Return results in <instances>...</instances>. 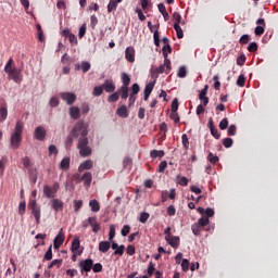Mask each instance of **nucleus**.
<instances>
[{"instance_id": "obj_1", "label": "nucleus", "mask_w": 278, "mask_h": 278, "mask_svg": "<svg viewBox=\"0 0 278 278\" xmlns=\"http://www.w3.org/2000/svg\"><path fill=\"white\" fill-rule=\"evenodd\" d=\"M4 73H7L9 79H12L15 84H21V81H23V74L21 70L16 68V65H14L13 59H9L7 62Z\"/></svg>"}, {"instance_id": "obj_2", "label": "nucleus", "mask_w": 278, "mask_h": 278, "mask_svg": "<svg viewBox=\"0 0 278 278\" xmlns=\"http://www.w3.org/2000/svg\"><path fill=\"white\" fill-rule=\"evenodd\" d=\"M23 129H25V124L23 121H17L14 132L11 135L12 149H18V147H21V141L23 140Z\"/></svg>"}, {"instance_id": "obj_3", "label": "nucleus", "mask_w": 278, "mask_h": 278, "mask_svg": "<svg viewBox=\"0 0 278 278\" xmlns=\"http://www.w3.org/2000/svg\"><path fill=\"white\" fill-rule=\"evenodd\" d=\"M71 136L73 138H79V136H88V126L86 123H84V121L77 122L71 131Z\"/></svg>"}, {"instance_id": "obj_4", "label": "nucleus", "mask_w": 278, "mask_h": 278, "mask_svg": "<svg viewBox=\"0 0 278 278\" xmlns=\"http://www.w3.org/2000/svg\"><path fill=\"white\" fill-rule=\"evenodd\" d=\"M58 190H60V184L58 182H54L52 187L49 185L43 186V194L47 197V199H55Z\"/></svg>"}, {"instance_id": "obj_5", "label": "nucleus", "mask_w": 278, "mask_h": 278, "mask_svg": "<svg viewBox=\"0 0 278 278\" xmlns=\"http://www.w3.org/2000/svg\"><path fill=\"white\" fill-rule=\"evenodd\" d=\"M93 264H94V261H92V258L79 261L78 267L80 268V274L84 275V273H90V270H92Z\"/></svg>"}, {"instance_id": "obj_6", "label": "nucleus", "mask_w": 278, "mask_h": 278, "mask_svg": "<svg viewBox=\"0 0 278 278\" xmlns=\"http://www.w3.org/2000/svg\"><path fill=\"white\" fill-rule=\"evenodd\" d=\"M72 253H76L77 255H81L84 253V248H81V242L79 241V237H75L72 241Z\"/></svg>"}, {"instance_id": "obj_7", "label": "nucleus", "mask_w": 278, "mask_h": 278, "mask_svg": "<svg viewBox=\"0 0 278 278\" xmlns=\"http://www.w3.org/2000/svg\"><path fill=\"white\" fill-rule=\"evenodd\" d=\"M64 240H65L64 229L61 228L59 233L53 240V248L55 250L60 249V247L64 244Z\"/></svg>"}, {"instance_id": "obj_8", "label": "nucleus", "mask_w": 278, "mask_h": 278, "mask_svg": "<svg viewBox=\"0 0 278 278\" xmlns=\"http://www.w3.org/2000/svg\"><path fill=\"white\" fill-rule=\"evenodd\" d=\"M34 136L36 140H39L40 142H45V139L47 138V129L42 126H38L35 128Z\"/></svg>"}, {"instance_id": "obj_9", "label": "nucleus", "mask_w": 278, "mask_h": 278, "mask_svg": "<svg viewBox=\"0 0 278 278\" xmlns=\"http://www.w3.org/2000/svg\"><path fill=\"white\" fill-rule=\"evenodd\" d=\"M61 99L66 102L67 105H73L77 101V94L73 92H62Z\"/></svg>"}, {"instance_id": "obj_10", "label": "nucleus", "mask_w": 278, "mask_h": 278, "mask_svg": "<svg viewBox=\"0 0 278 278\" xmlns=\"http://www.w3.org/2000/svg\"><path fill=\"white\" fill-rule=\"evenodd\" d=\"M256 25H258V26H256L254 29L255 36L264 35V31H265L264 28L266 27V22L264 21V18H258L256 21Z\"/></svg>"}, {"instance_id": "obj_11", "label": "nucleus", "mask_w": 278, "mask_h": 278, "mask_svg": "<svg viewBox=\"0 0 278 278\" xmlns=\"http://www.w3.org/2000/svg\"><path fill=\"white\" fill-rule=\"evenodd\" d=\"M111 248L113 249V255H118L119 257H123L125 255V245H118L116 242H112Z\"/></svg>"}, {"instance_id": "obj_12", "label": "nucleus", "mask_w": 278, "mask_h": 278, "mask_svg": "<svg viewBox=\"0 0 278 278\" xmlns=\"http://www.w3.org/2000/svg\"><path fill=\"white\" fill-rule=\"evenodd\" d=\"M102 90L106 91L108 93H112L116 90V85L114 84V80H104L102 84Z\"/></svg>"}, {"instance_id": "obj_13", "label": "nucleus", "mask_w": 278, "mask_h": 278, "mask_svg": "<svg viewBox=\"0 0 278 278\" xmlns=\"http://www.w3.org/2000/svg\"><path fill=\"white\" fill-rule=\"evenodd\" d=\"M89 226L92 228L93 233L101 231V224L97 220V216L89 217Z\"/></svg>"}, {"instance_id": "obj_14", "label": "nucleus", "mask_w": 278, "mask_h": 278, "mask_svg": "<svg viewBox=\"0 0 278 278\" xmlns=\"http://www.w3.org/2000/svg\"><path fill=\"white\" fill-rule=\"evenodd\" d=\"M125 58L127 62H130V63L136 62V50L132 47L126 48Z\"/></svg>"}, {"instance_id": "obj_15", "label": "nucleus", "mask_w": 278, "mask_h": 278, "mask_svg": "<svg viewBox=\"0 0 278 278\" xmlns=\"http://www.w3.org/2000/svg\"><path fill=\"white\" fill-rule=\"evenodd\" d=\"M153 88H155V80L153 83H149L144 87L143 91V100L149 101V97H151V93L153 92Z\"/></svg>"}, {"instance_id": "obj_16", "label": "nucleus", "mask_w": 278, "mask_h": 278, "mask_svg": "<svg viewBox=\"0 0 278 278\" xmlns=\"http://www.w3.org/2000/svg\"><path fill=\"white\" fill-rule=\"evenodd\" d=\"M165 240L173 249H177V247H179L180 239L177 236H165Z\"/></svg>"}, {"instance_id": "obj_17", "label": "nucleus", "mask_w": 278, "mask_h": 278, "mask_svg": "<svg viewBox=\"0 0 278 278\" xmlns=\"http://www.w3.org/2000/svg\"><path fill=\"white\" fill-rule=\"evenodd\" d=\"M94 166L92 160H87L78 166V173H84V170H90Z\"/></svg>"}, {"instance_id": "obj_18", "label": "nucleus", "mask_w": 278, "mask_h": 278, "mask_svg": "<svg viewBox=\"0 0 278 278\" xmlns=\"http://www.w3.org/2000/svg\"><path fill=\"white\" fill-rule=\"evenodd\" d=\"M162 73H166V67H164V65H161L156 68H152L151 70V77L152 79H157V77H160V75H162Z\"/></svg>"}, {"instance_id": "obj_19", "label": "nucleus", "mask_w": 278, "mask_h": 278, "mask_svg": "<svg viewBox=\"0 0 278 278\" xmlns=\"http://www.w3.org/2000/svg\"><path fill=\"white\" fill-rule=\"evenodd\" d=\"M81 114V110L78 106H72L70 108V116L74 121H77Z\"/></svg>"}, {"instance_id": "obj_20", "label": "nucleus", "mask_w": 278, "mask_h": 278, "mask_svg": "<svg viewBox=\"0 0 278 278\" xmlns=\"http://www.w3.org/2000/svg\"><path fill=\"white\" fill-rule=\"evenodd\" d=\"M51 207H52V210H54V212H60V210H63V207H64V202H62L59 199H53L51 201Z\"/></svg>"}, {"instance_id": "obj_21", "label": "nucleus", "mask_w": 278, "mask_h": 278, "mask_svg": "<svg viewBox=\"0 0 278 278\" xmlns=\"http://www.w3.org/2000/svg\"><path fill=\"white\" fill-rule=\"evenodd\" d=\"M79 150V155L81 157H89V155H92V149L88 146H85L83 148H78Z\"/></svg>"}, {"instance_id": "obj_22", "label": "nucleus", "mask_w": 278, "mask_h": 278, "mask_svg": "<svg viewBox=\"0 0 278 278\" xmlns=\"http://www.w3.org/2000/svg\"><path fill=\"white\" fill-rule=\"evenodd\" d=\"M117 92L124 101H127L129 98V87H121Z\"/></svg>"}, {"instance_id": "obj_23", "label": "nucleus", "mask_w": 278, "mask_h": 278, "mask_svg": "<svg viewBox=\"0 0 278 278\" xmlns=\"http://www.w3.org/2000/svg\"><path fill=\"white\" fill-rule=\"evenodd\" d=\"M110 247H112V243H110V241H101L99 243V251L101 253H108L110 251Z\"/></svg>"}, {"instance_id": "obj_24", "label": "nucleus", "mask_w": 278, "mask_h": 278, "mask_svg": "<svg viewBox=\"0 0 278 278\" xmlns=\"http://www.w3.org/2000/svg\"><path fill=\"white\" fill-rule=\"evenodd\" d=\"M8 118V104L3 103L2 106H0V123H3Z\"/></svg>"}, {"instance_id": "obj_25", "label": "nucleus", "mask_w": 278, "mask_h": 278, "mask_svg": "<svg viewBox=\"0 0 278 278\" xmlns=\"http://www.w3.org/2000/svg\"><path fill=\"white\" fill-rule=\"evenodd\" d=\"M116 114H118L121 118H127V116H129V110L126 105H122L119 109H117Z\"/></svg>"}, {"instance_id": "obj_26", "label": "nucleus", "mask_w": 278, "mask_h": 278, "mask_svg": "<svg viewBox=\"0 0 278 278\" xmlns=\"http://www.w3.org/2000/svg\"><path fill=\"white\" fill-rule=\"evenodd\" d=\"M122 88H129V84H131V78L126 73H122Z\"/></svg>"}, {"instance_id": "obj_27", "label": "nucleus", "mask_w": 278, "mask_h": 278, "mask_svg": "<svg viewBox=\"0 0 278 278\" xmlns=\"http://www.w3.org/2000/svg\"><path fill=\"white\" fill-rule=\"evenodd\" d=\"M81 180L84 181L85 186H90V184H92V173L86 172L83 175Z\"/></svg>"}, {"instance_id": "obj_28", "label": "nucleus", "mask_w": 278, "mask_h": 278, "mask_svg": "<svg viewBox=\"0 0 278 278\" xmlns=\"http://www.w3.org/2000/svg\"><path fill=\"white\" fill-rule=\"evenodd\" d=\"M60 168L62 170H68L71 168V157H64L60 163Z\"/></svg>"}, {"instance_id": "obj_29", "label": "nucleus", "mask_w": 278, "mask_h": 278, "mask_svg": "<svg viewBox=\"0 0 278 278\" xmlns=\"http://www.w3.org/2000/svg\"><path fill=\"white\" fill-rule=\"evenodd\" d=\"M164 155H166L164 150H152L150 152V157H152V160H155L156 157H164Z\"/></svg>"}, {"instance_id": "obj_30", "label": "nucleus", "mask_w": 278, "mask_h": 278, "mask_svg": "<svg viewBox=\"0 0 278 278\" xmlns=\"http://www.w3.org/2000/svg\"><path fill=\"white\" fill-rule=\"evenodd\" d=\"M31 210V214L35 217V220L37 222V225H40V206H37L35 208H30Z\"/></svg>"}, {"instance_id": "obj_31", "label": "nucleus", "mask_w": 278, "mask_h": 278, "mask_svg": "<svg viewBox=\"0 0 278 278\" xmlns=\"http://www.w3.org/2000/svg\"><path fill=\"white\" fill-rule=\"evenodd\" d=\"M43 260H46V262H51V260H53V245H50L47 250V252L43 255Z\"/></svg>"}, {"instance_id": "obj_32", "label": "nucleus", "mask_w": 278, "mask_h": 278, "mask_svg": "<svg viewBox=\"0 0 278 278\" xmlns=\"http://www.w3.org/2000/svg\"><path fill=\"white\" fill-rule=\"evenodd\" d=\"M84 147H88V137L86 136L79 137L78 143H77V149H81Z\"/></svg>"}, {"instance_id": "obj_33", "label": "nucleus", "mask_w": 278, "mask_h": 278, "mask_svg": "<svg viewBox=\"0 0 278 278\" xmlns=\"http://www.w3.org/2000/svg\"><path fill=\"white\" fill-rule=\"evenodd\" d=\"M89 206L91 207V212H99L101 210V205L99 204V201L91 200L89 202Z\"/></svg>"}, {"instance_id": "obj_34", "label": "nucleus", "mask_w": 278, "mask_h": 278, "mask_svg": "<svg viewBox=\"0 0 278 278\" xmlns=\"http://www.w3.org/2000/svg\"><path fill=\"white\" fill-rule=\"evenodd\" d=\"M118 3L116 0H110L109 4H108V12H114L116 10V8H118Z\"/></svg>"}, {"instance_id": "obj_35", "label": "nucleus", "mask_w": 278, "mask_h": 278, "mask_svg": "<svg viewBox=\"0 0 278 278\" xmlns=\"http://www.w3.org/2000/svg\"><path fill=\"white\" fill-rule=\"evenodd\" d=\"M201 229H203L198 223L191 226V231L193 236H201Z\"/></svg>"}, {"instance_id": "obj_36", "label": "nucleus", "mask_w": 278, "mask_h": 278, "mask_svg": "<svg viewBox=\"0 0 278 278\" xmlns=\"http://www.w3.org/2000/svg\"><path fill=\"white\" fill-rule=\"evenodd\" d=\"M121 99V96L118 94V91L117 92H113L112 94H110L108 97V102L109 103H116V101H118Z\"/></svg>"}, {"instance_id": "obj_37", "label": "nucleus", "mask_w": 278, "mask_h": 278, "mask_svg": "<svg viewBox=\"0 0 278 278\" xmlns=\"http://www.w3.org/2000/svg\"><path fill=\"white\" fill-rule=\"evenodd\" d=\"M174 29L176 31L177 38H184V30L181 29V26H179V24L174 23Z\"/></svg>"}, {"instance_id": "obj_38", "label": "nucleus", "mask_w": 278, "mask_h": 278, "mask_svg": "<svg viewBox=\"0 0 278 278\" xmlns=\"http://www.w3.org/2000/svg\"><path fill=\"white\" fill-rule=\"evenodd\" d=\"M163 66L165 68V73L166 75H168L170 73V59H168V56L164 58V63H163Z\"/></svg>"}, {"instance_id": "obj_39", "label": "nucleus", "mask_w": 278, "mask_h": 278, "mask_svg": "<svg viewBox=\"0 0 278 278\" xmlns=\"http://www.w3.org/2000/svg\"><path fill=\"white\" fill-rule=\"evenodd\" d=\"M207 90H210V86L205 85L204 88L199 93L200 101H202L203 99L207 98Z\"/></svg>"}, {"instance_id": "obj_40", "label": "nucleus", "mask_w": 278, "mask_h": 278, "mask_svg": "<svg viewBox=\"0 0 278 278\" xmlns=\"http://www.w3.org/2000/svg\"><path fill=\"white\" fill-rule=\"evenodd\" d=\"M103 94V86H97L93 88L92 96L93 97H101Z\"/></svg>"}, {"instance_id": "obj_41", "label": "nucleus", "mask_w": 278, "mask_h": 278, "mask_svg": "<svg viewBox=\"0 0 278 278\" xmlns=\"http://www.w3.org/2000/svg\"><path fill=\"white\" fill-rule=\"evenodd\" d=\"M198 224L203 228L207 227L210 225V217L202 216L199 220Z\"/></svg>"}, {"instance_id": "obj_42", "label": "nucleus", "mask_w": 278, "mask_h": 278, "mask_svg": "<svg viewBox=\"0 0 278 278\" xmlns=\"http://www.w3.org/2000/svg\"><path fill=\"white\" fill-rule=\"evenodd\" d=\"M173 21H175V23H177V25H184L185 22H181V14H179V12H174L173 13Z\"/></svg>"}, {"instance_id": "obj_43", "label": "nucleus", "mask_w": 278, "mask_h": 278, "mask_svg": "<svg viewBox=\"0 0 278 278\" xmlns=\"http://www.w3.org/2000/svg\"><path fill=\"white\" fill-rule=\"evenodd\" d=\"M181 140H182V147L186 151H188L189 149V144H190V140L188 139V135L184 134L181 136Z\"/></svg>"}, {"instance_id": "obj_44", "label": "nucleus", "mask_w": 278, "mask_h": 278, "mask_svg": "<svg viewBox=\"0 0 278 278\" xmlns=\"http://www.w3.org/2000/svg\"><path fill=\"white\" fill-rule=\"evenodd\" d=\"M181 268H182L184 273H188L190 270V261H188V258L182 260Z\"/></svg>"}, {"instance_id": "obj_45", "label": "nucleus", "mask_w": 278, "mask_h": 278, "mask_svg": "<svg viewBox=\"0 0 278 278\" xmlns=\"http://www.w3.org/2000/svg\"><path fill=\"white\" fill-rule=\"evenodd\" d=\"M138 92H140V85L134 84L130 87V96L136 97V94H138Z\"/></svg>"}, {"instance_id": "obj_46", "label": "nucleus", "mask_w": 278, "mask_h": 278, "mask_svg": "<svg viewBox=\"0 0 278 278\" xmlns=\"http://www.w3.org/2000/svg\"><path fill=\"white\" fill-rule=\"evenodd\" d=\"M116 236V228L114 227V225L110 226V231H109V242H112V240H114Z\"/></svg>"}, {"instance_id": "obj_47", "label": "nucleus", "mask_w": 278, "mask_h": 278, "mask_svg": "<svg viewBox=\"0 0 278 278\" xmlns=\"http://www.w3.org/2000/svg\"><path fill=\"white\" fill-rule=\"evenodd\" d=\"M53 266H56V268H60L62 266V260H53L49 265H48V269L53 268Z\"/></svg>"}, {"instance_id": "obj_48", "label": "nucleus", "mask_w": 278, "mask_h": 278, "mask_svg": "<svg viewBox=\"0 0 278 278\" xmlns=\"http://www.w3.org/2000/svg\"><path fill=\"white\" fill-rule=\"evenodd\" d=\"M227 127H229V119H227V117H225L219 123V129H222V131H225V129H227Z\"/></svg>"}, {"instance_id": "obj_49", "label": "nucleus", "mask_w": 278, "mask_h": 278, "mask_svg": "<svg viewBox=\"0 0 278 278\" xmlns=\"http://www.w3.org/2000/svg\"><path fill=\"white\" fill-rule=\"evenodd\" d=\"M244 84H247V78L244 77V75H239L237 79V86H239L240 88H244Z\"/></svg>"}, {"instance_id": "obj_50", "label": "nucleus", "mask_w": 278, "mask_h": 278, "mask_svg": "<svg viewBox=\"0 0 278 278\" xmlns=\"http://www.w3.org/2000/svg\"><path fill=\"white\" fill-rule=\"evenodd\" d=\"M150 216L151 215L147 212L141 213L139 216V223H142V224L147 223V220H149Z\"/></svg>"}, {"instance_id": "obj_51", "label": "nucleus", "mask_w": 278, "mask_h": 278, "mask_svg": "<svg viewBox=\"0 0 278 278\" xmlns=\"http://www.w3.org/2000/svg\"><path fill=\"white\" fill-rule=\"evenodd\" d=\"M91 270L93 273H101L103 270V265L101 263H96L92 265Z\"/></svg>"}, {"instance_id": "obj_52", "label": "nucleus", "mask_w": 278, "mask_h": 278, "mask_svg": "<svg viewBox=\"0 0 278 278\" xmlns=\"http://www.w3.org/2000/svg\"><path fill=\"white\" fill-rule=\"evenodd\" d=\"M22 162H23L24 168H27V169L31 168V160L29 159V156H25L22 160Z\"/></svg>"}, {"instance_id": "obj_53", "label": "nucleus", "mask_w": 278, "mask_h": 278, "mask_svg": "<svg viewBox=\"0 0 278 278\" xmlns=\"http://www.w3.org/2000/svg\"><path fill=\"white\" fill-rule=\"evenodd\" d=\"M223 144L226 149H230V147L233 146V139L231 138H225L223 139Z\"/></svg>"}, {"instance_id": "obj_54", "label": "nucleus", "mask_w": 278, "mask_h": 278, "mask_svg": "<svg viewBox=\"0 0 278 278\" xmlns=\"http://www.w3.org/2000/svg\"><path fill=\"white\" fill-rule=\"evenodd\" d=\"M251 40V36L250 35H242L239 39V42L241 45H249V41Z\"/></svg>"}, {"instance_id": "obj_55", "label": "nucleus", "mask_w": 278, "mask_h": 278, "mask_svg": "<svg viewBox=\"0 0 278 278\" xmlns=\"http://www.w3.org/2000/svg\"><path fill=\"white\" fill-rule=\"evenodd\" d=\"M163 56L164 58H168V53H173V48H170V45L169 46H163Z\"/></svg>"}, {"instance_id": "obj_56", "label": "nucleus", "mask_w": 278, "mask_h": 278, "mask_svg": "<svg viewBox=\"0 0 278 278\" xmlns=\"http://www.w3.org/2000/svg\"><path fill=\"white\" fill-rule=\"evenodd\" d=\"M258 49V46H257V42H251L249 46H248V51L250 53H255V51H257Z\"/></svg>"}, {"instance_id": "obj_57", "label": "nucleus", "mask_w": 278, "mask_h": 278, "mask_svg": "<svg viewBox=\"0 0 278 278\" xmlns=\"http://www.w3.org/2000/svg\"><path fill=\"white\" fill-rule=\"evenodd\" d=\"M80 66H81L83 73H88V71H90V68H91L90 63H88L86 61L81 62Z\"/></svg>"}, {"instance_id": "obj_58", "label": "nucleus", "mask_w": 278, "mask_h": 278, "mask_svg": "<svg viewBox=\"0 0 278 278\" xmlns=\"http://www.w3.org/2000/svg\"><path fill=\"white\" fill-rule=\"evenodd\" d=\"M154 273H155V265L153 264V262H150L149 266H148V275H149V277H153Z\"/></svg>"}, {"instance_id": "obj_59", "label": "nucleus", "mask_w": 278, "mask_h": 278, "mask_svg": "<svg viewBox=\"0 0 278 278\" xmlns=\"http://www.w3.org/2000/svg\"><path fill=\"white\" fill-rule=\"evenodd\" d=\"M27 207V204L25 202H21L18 205V214L20 216H23L25 214V210Z\"/></svg>"}, {"instance_id": "obj_60", "label": "nucleus", "mask_w": 278, "mask_h": 278, "mask_svg": "<svg viewBox=\"0 0 278 278\" xmlns=\"http://www.w3.org/2000/svg\"><path fill=\"white\" fill-rule=\"evenodd\" d=\"M129 231H131V227L129 225H125L123 228H122V236L126 237V236H129Z\"/></svg>"}, {"instance_id": "obj_61", "label": "nucleus", "mask_w": 278, "mask_h": 278, "mask_svg": "<svg viewBox=\"0 0 278 278\" xmlns=\"http://www.w3.org/2000/svg\"><path fill=\"white\" fill-rule=\"evenodd\" d=\"M86 36V24H83L78 31V38H84Z\"/></svg>"}, {"instance_id": "obj_62", "label": "nucleus", "mask_w": 278, "mask_h": 278, "mask_svg": "<svg viewBox=\"0 0 278 278\" xmlns=\"http://www.w3.org/2000/svg\"><path fill=\"white\" fill-rule=\"evenodd\" d=\"M207 160L211 164H216V162H218V156H215L214 153H210Z\"/></svg>"}, {"instance_id": "obj_63", "label": "nucleus", "mask_w": 278, "mask_h": 278, "mask_svg": "<svg viewBox=\"0 0 278 278\" xmlns=\"http://www.w3.org/2000/svg\"><path fill=\"white\" fill-rule=\"evenodd\" d=\"M218 79H219L218 75H215V76L213 77V81H215V83H214V88H215V90H220V83L218 81Z\"/></svg>"}, {"instance_id": "obj_64", "label": "nucleus", "mask_w": 278, "mask_h": 278, "mask_svg": "<svg viewBox=\"0 0 278 278\" xmlns=\"http://www.w3.org/2000/svg\"><path fill=\"white\" fill-rule=\"evenodd\" d=\"M236 130H237V127H236V125H230L229 127H228V136H236Z\"/></svg>"}]
</instances>
